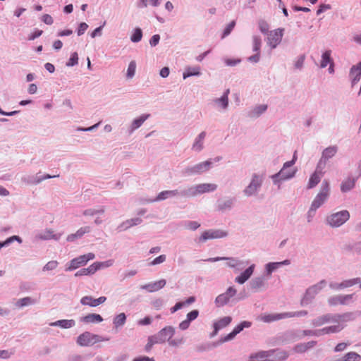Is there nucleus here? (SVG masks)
<instances>
[{"mask_svg":"<svg viewBox=\"0 0 361 361\" xmlns=\"http://www.w3.org/2000/svg\"><path fill=\"white\" fill-rule=\"evenodd\" d=\"M326 163H327L326 161H325L324 160H322V159L320 158L317 163V165L316 166V169H315L314 172L317 173H319L323 176L324 174V170L326 167Z\"/></svg>","mask_w":361,"mask_h":361,"instance_id":"59","label":"nucleus"},{"mask_svg":"<svg viewBox=\"0 0 361 361\" xmlns=\"http://www.w3.org/2000/svg\"><path fill=\"white\" fill-rule=\"evenodd\" d=\"M290 264V259H285L281 262H269L265 265L264 274L266 276H270L274 271L279 269L282 266H288Z\"/></svg>","mask_w":361,"mask_h":361,"instance_id":"23","label":"nucleus"},{"mask_svg":"<svg viewBox=\"0 0 361 361\" xmlns=\"http://www.w3.org/2000/svg\"><path fill=\"white\" fill-rule=\"evenodd\" d=\"M232 321V318L229 316L224 317L216 321L213 326H215L219 330L227 326Z\"/></svg>","mask_w":361,"mask_h":361,"instance_id":"45","label":"nucleus"},{"mask_svg":"<svg viewBox=\"0 0 361 361\" xmlns=\"http://www.w3.org/2000/svg\"><path fill=\"white\" fill-rule=\"evenodd\" d=\"M305 61V55L300 54L297 56L293 61V67L294 69L297 71H302L304 67V63Z\"/></svg>","mask_w":361,"mask_h":361,"instance_id":"47","label":"nucleus"},{"mask_svg":"<svg viewBox=\"0 0 361 361\" xmlns=\"http://www.w3.org/2000/svg\"><path fill=\"white\" fill-rule=\"evenodd\" d=\"M142 37V32L140 28H135L130 36V40L134 42L137 43L141 41Z\"/></svg>","mask_w":361,"mask_h":361,"instance_id":"56","label":"nucleus"},{"mask_svg":"<svg viewBox=\"0 0 361 361\" xmlns=\"http://www.w3.org/2000/svg\"><path fill=\"white\" fill-rule=\"evenodd\" d=\"M204 261L208 262H216L219 261H226V266L233 269L234 271H239L243 269L250 263L248 260H242L238 257H210Z\"/></svg>","mask_w":361,"mask_h":361,"instance_id":"5","label":"nucleus"},{"mask_svg":"<svg viewBox=\"0 0 361 361\" xmlns=\"http://www.w3.org/2000/svg\"><path fill=\"white\" fill-rule=\"evenodd\" d=\"M256 265L255 264H250L243 272L235 278V282L238 284H244L253 274Z\"/></svg>","mask_w":361,"mask_h":361,"instance_id":"22","label":"nucleus"},{"mask_svg":"<svg viewBox=\"0 0 361 361\" xmlns=\"http://www.w3.org/2000/svg\"><path fill=\"white\" fill-rule=\"evenodd\" d=\"M326 281L322 279L318 283L307 288L300 300V305L307 306L310 304L315 297L326 287Z\"/></svg>","mask_w":361,"mask_h":361,"instance_id":"4","label":"nucleus"},{"mask_svg":"<svg viewBox=\"0 0 361 361\" xmlns=\"http://www.w3.org/2000/svg\"><path fill=\"white\" fill-rule=\"evenodd\" d=\"M273 351L260 350L259 352L252 353L249 357L248 361H274L269 357H271Z\"/></svg>","mask_w":361,"mask_h":361,"instance_id":"32","label":"nucleus"},{"mask_svg":"<svg viewBox=\"0 0 361 361\" xmlns=\"http://www.w3.org/2000/svg\"><path fill=\"white\" fill-rule=\"evenodd\" d=\"M334 314H325L321 315L311 321V324L314 327H319L327 323H334Z\"/></svg>","mask_w":361,"mask_h":361,"instance_id":"26","label":"nucleus"},{"mask_svg":"<svg viewBox=\"0 0 361 361\" xmlns=\"http://www.w3.org/2000/svg\"><path fill=\"white\" fill-rule=\"evenodd\" d=\"M317 210V209L314 208L312 206H310L309 210L307 212V215H306L307 221L308 223H310L312 221V220L316 214Z\"/></svg>","mask_w":361,"mask_h":361,"instance_id":"64","label":"nucleus"},{"mask_svg":"<svg viewBox=\"0 0 361 361\" xmlns=\"http://www.w3.org/2000/svg\"><path fill=\"white\" fill-rule=\"evenodd\" d=\"M359 281L360 278H354L344 280L341 283L330 282L329 288L334 290H341L357 284Z\"/></svg>","mask_w":361,"mask_h":361,"instance_id":"20","label":"nucleus"},{"mask_svg":"<svg viewBox=\"0 0 361 361\" xmlns=\"http://www.w3.org/2000/svg\"><path fill=\"white\" fill-rule=\"evenodd\" d=\"M250 289L253 292H259L267 288V278L265 275L255 276L249 283Z\"/></svg>","mask_w":361,"mask_h":361,"instance_id":"15","label":"nucleus"},{"mask_svg":"<svg viewBox=\"0 0 361 361\" xmlns=\"http://www.w3.org/2000/svg\"><path fill=\"white\" fill-rule=\"evenodd\" d=\"M61 233H55L52 229L46 228L44 230L37 231L35 235V239L36 240H49L51 239L59 240L61 238Z\"/></svg>","mask_w":361,"mask_h":361,"instance_id":"16","label":"nucleus"},{"mask_svg":"<svg viewBox=\"0 0 361 361\" xmlns=\"http://www.w3.org/2000/svg\"><path fill=\"white\" fill-rule=\"evenodd\" d=\"M267 109V104L255 105L247 112V116L251 119H256L264 114Z\"/></svg>","mask_w":361,"mask_h":361,"instance_id":"25","label":"nucleus"},{"mask_svg":"<svg viewBox=\"0 0 361 361\" xmlns=\"http://www.w3.org/2000/svg\"><path fill=\"white\" fill-rule=\"evenodd\" d=\"M268 351H273L271 356H274V361H283L289 356L287 351L281 349H271Z\"/></svg>","mask_w":361,"mask_h":361,"instance_id":"42","label":"nucleus"},{"mask_svg":"<svg viewBox=\"0 0 361 361\" xmlns=\"http://www.w3.org/2000/svg\"><path fill=\"white\" fill-rule=\"evenodd\" d=\"M166 283L165 279H160L159 281L151 282L145 285H142L140 288L142 290H145L147 292L152 293L159 290L163 288Z\"/></svg>","mask_w":361,"mask_h":361,"instance_id":"27","label":"nucleus"},{"mask_svg":"<svg viewBox=\"0 0 361 361\" xmlns=\"http://www.w3.org/2000/svg\"><path fill=\"white\" fill-rule=\"evenodd\" d=\"M361 315V311L348 312L343 314H334V323L341 324L354 321Z\"/></svg>","mask_w":361,"mask_h":361,"instance_id":"17","label":"nucleus"},{"mask_svg":"<svg viewBox=\"0 0 361 361\" xmlns=\"http://www.w3.org/2000/svg\"><path fill=\"white\" fill-rule=\"evenodd\" d=\"M230 90L227 89L224 91L220 97L214 98L212 100L213 106L219 112H225L229 106L228 95Z\"/></svg>","mask_w":361,"mask_h":361,"instance_id":"11","label":"nucleus"},{"mask_svg":"<svg viewBox=\"0 0 361 361\" xmlns=\"http://www.w3.org/2000/svg\"><path fill=\"white\" fill-rule=\"evenodd\" d=\"M299 339H301L300 331L294 330L286 331L278 338L279 343L282 345L290 343Z\"/></svg>","mask_w":361,"mask_h":361,"instance_id":"19","label":"nucleus"},{"mask_svg":"<svg viewBox=\"0 0 361 361\" xmlns=\"http://www.w3.org/2000/svg\"><path fill=\"white\" fill-rule=\"evenodd\" d=\"M105 209L104 207H101L99 209L90 208L83 211L82 214L87 216H92L99 214H104Z\"/></svg>","mask_w":361,"mask_h":361,"instance_id":"52","label":"nucleus"},{"mask_svg":"<svg viewBox=\"0 0 361 361\" xmlns=\"http://www.w3.org/2000/svg\"><path fill=\"white\" fill-rule=\"evenodd\" d=\"M350 216V215L348 210H341L328 215L326 218V223L330 227L338 228L348 221Z\"/></svg>","mask_w":361,"mask_h":361,"instance_id":"6","label":"nucleus"},{"mask_svg":"<svg viewBox=\"0 0 361 361\" xmlns=\"http://www.w3.org/2000/svg\"><path fill=\"white\" fill-rule=\"evenodd\" d=\"M293 161H286L283 164L279 173H282L281 176L285 180H288L295 176L298 171L296 168H291L293 166Z\"/></svg>","mask_w":361,"mask_h":361,"instance_id":"21","label":"nucleus"},{"mask_svg":"<svg viewBox=\"0 0 361 361\" xmlns=\"http://www.w3.org/2000/svg\"><path fill=\"white\" fill-rule=\"evenodd\" d=\"M176 332L175 328L172 326H167L161 329L154 336L156 338L159 343H164L166 341L169 343L171 338L174 336Z\"/></svg>","mask_w":361,"mask_h":361,"instance_id":"14","label":"nucleus"},{"mask_svg":"<svg viewBox=\"0 0 361 361\" xmlns=\"http://www.w3.org/2000/svg\"><path fill=\"white\" fill-rule=\"evenodd\" d=\"M262 45V39L258 35H254L252 37V50L255 52L260 53V49Z\"/></svg>","mask_w":361,"mask_h":361,"instance_id":"53","label":"nucleus"},{"mask_svg":"<svg viewBox=\"0 0 361 361\" xmlns=\"http://www.w3.org/2000/svg\"><path fill=\"white\" fill-rule=\"evenodd\" d=\"M284 29L278 28L270 31L267 34L266 42L271 49H274L281 42Z\"/></svg>","mask_w":361,"mask_h":361,"instance_id":"10","label":"nucleus"},{"mask_svg":"<svg viewBox=\"0 0 361 361\" xmlns=\"http://www.w3.org/2000/svg\"><path fill=\"white\" fill-rule=\"evenodd\" d=\"M97 334H93L89 331H85L77 338V343L80 346H91L97 343Z\"/></svg>","mask_w":361,"mask_h":361,"instance_id":"18","label":"nucleus"},{"mask_svg":"<svg viewBox=\"0 0 361 361\" xmlns=\"http://www.w3.org/2000/svg\"><path fill=\"white\" fill-rule=\"evenodd\" d=\"M283 319H286L285 312L266 314L261 317L262 321L266 323H270Z\"/></svg>","mask_w":361,"mask_h":361,"instance_id":"43","label":"nucleus"},{"mask_svg":"<svg viewBox=\"0 0 361 361\" xmlns=\"http://www.w3.org/2000/svg\"><path fill=\"white\" fill-rule=\"evenodd\" d=\"M78 63V55L77 52L71 54L69 60L66 63V66L71 67L76 66Z\"/></svg>","mask_w":361,"mask_h":361,"instance_id":"61","label":"nucleus"},{"mask_svg":"<svg viewBox=\"0 0 361 361\" xmlns=\"http://www.w3.org/2000/svg\"><path fill=\"white\" fill-rule=\"evenodd\" d=\"M322 176L314 172L310 177L308 183H307V189H312L314 188L317 184L320 182Z\"/></svg>","mask_w":361,"mask_h":361,"instance_id":"44","label":"nucleus"},{"mask_svg":"<svg viewBox=\"0 0 361 361\" xmlns=\"http://www.w3.org/2000/svg\"><path fill=\"white\" fill-rule=\"evenodd\" d=\"M331 192L329 182L324 180L321 184L320 190L318 194L314 198L311 206L314 208L319 209L328 200Z\"/></svg>","mask_w":361,"mask_h":361,"instance_id":"8","label":"nucleus"},{"mask_svg":"<svg viewBox=\"0 0 361 361\" xmlns=\"http://www.w3.org/2000/svg\"><path fill=\"white\" fill-rule=\"evenodd\" d=\"M265 174L255 172L252 173L248 185L243 189V193L247 197L257 196L262 189Z\"/></svg>","mask_w":361,"mask_h":361,"instance_id":"2","label":"nucleus"},{"mask_svg":"<svg viewBox=\"0 0 361 361\" xmlns=\"http://www.w3.org/2000/svg\"><path fill=\"white\" fill-rule=\"evenodd\" d=\"M201 68L199 66H187L185 68L183 73V78L184 80L192 76H200L201 75Z\"/></svg>","mask_w":361,"mask_h":361,"instance_id":"37","label":"nucleus"},{"mask_svg":"<svg viewBox=\"0 0 361 361\" xmlns=\"http://www.w3.org/2000/svg\"><path fill=\"white\" fill-rule=\"evenodd\" d=\"M308 312L307 310H300V311H296V312H285V317L286 318H290V317H305L307 315Z\"/></svg>","mask_w":361,"mask_h":361,"instance_id":"58","label":"nucleus"},{"mask_svg":"<svg viewBox=\"0 0 361 361\" xmlns=\"http://www.w3.org/2000/svg\"><path fill=\"white\" fill-rule=\"evenodd\" d=\"M91 228L90 226H83L80 228L75 233L70 234L67 236L68 242H74L77 239L81 238L85 233H90Z\"/></svg>","mask_w":361,"mask_h":361,"instance_id":"35","label":"nucleus"},{"mask_svg":"<svg viewBox=\"0 0 361 361\" xmlns=\"http://www.w3.org/2000/svg\"><path fill=\"white\" fill-rule=\"evenodd\" d=\"M349 77L351 81V87H354L361 78V62L350 68Z\"/></svg>","mask_w":361,"mask_h":361,"instance_id":"24","label":"nucleus"},{"mask_svg":"<svg viewBox=\"0 0 361 361\" xmlns=\"http://www.w3.org/2000/svg\"><path fill=\"white\" fill-rule=\"evenodd\" d=\"M338 147L336 145H331L325 148L322 152L320 158L325 161H328L330 159L333 158L338 152Z\"/></svg>","mask_w":361,"mask_h":361,"instance_id":"36","label":"nucleus"},{"mask_svg":"<svg viewBox=\"0 0 361 361\" xmlns=\"http://www.w3.org/2000/svg\"><path fill=\"white\" fill-rule=\"evenodd\" d=\"M252 323L250 322L244 321L237 325L233 330L235 335L241 332L245 328H249L251 326Z\"/></svg>","mask_w":361,"mask_h":361,"instance_id":"57","label":"nucleus"},{"mask_svg":"<svg viewBox=\"0 0 361 361\" xmlns=\"http://www.w3.org/2000/svg\"><path fill=\"white\" fill-rule=\"evenodd\" d=\"M94 258L95 255L92 252L80 255L70 261L68 265L66 267V271H71L80 267L85 266L89 261L92 260Z\"/></svg>","mask_w":361,"mask_h":361,"instance_id":"9","label":"nucleus"},{"mask_svg":"<svg viewBox=\"0 0 361 361\" xmlns=\"http://www.w3.org/2000/svg\"><path fill=\"white\" fill-rule=\"evenodd\" d=\"M51 326H59L62 329H70L75 325L74 319H61L51 322L49 324Z\"/></svg>","mask_w":361,"mask_h":361,"instance_id":"40","label":"nucleus"},{"mask_svg":"<svg viewBox=\"0 0 361 361\" xmlns=\"http://www.w3.org/2000/svg\"><path fill=\"white\" fill-rule=\"evenodd\" d=\"M216 189L217 185L214 183H200L192 185H187L185 187H180L179 189L161 191L155 198L145 200L144 202L152 203L163 201L168 198H172L174 197L191 198L204 193L214 192Z\"/></svg>","mask_w":361,"mask_h":361,"instance_id":"1","label":"nucleus"},{"mask_svg":"<svg viewBox=\"0 0 361 361\" xmlns=\"http://www.w3.org/2000/svg\"><path fill=\"white\" fill-rule=\"evenodd\" d=\"M317 342L315 341H310L306 343H300L294 346L293 350L297 353H304L307 350L313 348L317 345Z\"/></svg>","mask_w":361,"mask_h":361,"instance_id":"34","label":"nucleus"},{"mask_svg":"<svg viewBox=\"0 0 361 361\" xmlns=\"http://www.w3.org/2000/svg\"><path fill=\"white\" fill-rule=\"evenodd\" d=\"M236 294V288L233 286H229L224 293L219 294L215 298L216 306L217 307H224L230 302H237L245 298V295H242V293L238 297H235Z\"/></svg>","mask_w":361,"mask_h":361,"instance_id":"3","label":"nucleus"},{"mask_svg":"<svg viewBox=\"0 0 361 361\" xmlns=\"http://www.w3.org/2000/svg\"><path fill=\"white\" fill-rule=\"evenodd\" d=\"M355 294H347V295H336L331 296L328 298V304L331 307L336 306L338 305H348L353 299Z\"/></svg>","mask_w":361,"mask_h":361,"instance_id":"12","label":"nucleus"},{"mask_svg":"<svg viewBox=\"0 0 361 361\" xmlns=\"http://www.w3.org/2000/svg\"><path fill=\"white\" fill-rule=\"evenodd\" d=\"M150 116V114H143L140 115L139 117L135 118L131 122L130 125L129 126L128 128V131L129 134H132L135 130L139 128L144 123V122L148 119Z\"/></svg>","mask_w":361,"mask_h":361,"instance_id":"31","label":"nucleus"},{"mask_svg":"<svg viewBox=\"0 0 361 361\" xmlns=\"http://www.w3.org/2000/svg\"><path fill=\"white\" fill-rule=\"evenodd\" d=\"M22 181L27 185H36L39 184V180L35 175H25L22 177Z\"/></svg>","mask_w":361,"mask_h":361,"instance_id":"49","label":"nucleus"},{"mask_svg":"<svg viewBox=\"0 0 361 361\" xmlns=\"http://www.w3.org/2000/svg\"><path fill=\"white\" fill-rule=\"evenodd\" d=\"M207 133L205 131L199 133L194 140L191 149L195 152H200L204 147V142Z\"/></svg>","mask_w":361,"mask_h":361,"instance_id":"30","label":"nucleus"},{"mask_svg":"<svg viewBox=\"0 0 361 361\" xmlns=\"http://www.w3.org/2000/svg\"><path fill=\"white\" fill-rule=\"evenodd\" d=\"M136 71V62L135 61H131L128 66L126 77L128 79H131L134 77Z\"/></svg>","mask_w":361,"mask_h":361,"instance_id":"54","label":"nucleus"},{"mask_svg":"<svg viewBox=\"0 0 361 361\" xmlns=\"http://www.w3.org/2000/svg\"><path fill=\"white\" fill-rule=\"evenodd\" d=\"M161 0H139L137 6L139 8H145L149 5L154 7H157L161 4Z\"/></svg>","mask_w":361,"mask_h":361,"instance_id":"48","label":"nucleus"},{"mask_svg":"<svg viewBox=\"0 0 361 361\" xmlns=\"http://www.w3.org/2000/svg\"><path fill=\"white\" fill-rule=\"evenodd\" d=\"M228 235V233L220 229H209L204 231L199 238L200 242H205L211 239L223 238Z\"/></svg>","mask_w":361,"mask_h":361,"instance_id":"13","label":"nucleus"},{"mask_svg":"<svg viewBox=\"0 0 361 361\" xmlns=\"http://www.w3.org/2000/svg\"><path fill=\"white\" fill-rule=\"evenodd\" d=\"M331 53L332 51L330 49L326 50L322 53L319 65L321 68H324L328 65L334 63V60L331 57Z\"/></svg>","mask_w":361,"mask_h":361,"instance_id":"39","label":"nucleus"},{"mask_svg":"<svg viewBox=\"0 0 361 361\" xmlns=\"http://www.w3.org/2000/svg\"><path fill=\"white\" fill-rule=\"evenodd\" d=\"M357 178L353 176H348L341 183V191L343 193L350 192L355 187Z\"/></svg>","mask_w":361,"mask_h":361,"instance_id":"33","label":"nucleus"},{"mask_svg":"<svg viewBox=\"0 0 361 361\" xmlns=\"http://www.w3.org/2000/svg\"><path fill=\"white\" fill-rule=\"evenodd\" d=\"M235 199L231 197H226L221 199L217 201L216 209L221 212L230 211L234 204Z\"/></svg>","mask_w":361,"mask_h":361,"instance_id":"28","label":"nucleus"},{"mask_svg":"<svg viewBox=\"0 0 361 361\" xmlns=\"http://www.w3.org/2000/svg\"><path fill=\"white\" fill-rule=\"evenodd\" d=\"M106 300V298L101 296L97 299L93 298L92 296H84L80 299V303L82 305H88L90 307H97Z\"/></svg>","mask_w":361,"mask_h":361,"instance_id":"29","label":"nucleus"},{"mask_svg":"<svg viewBox=\"0 0 361 361\" xmlns=\"http://www.w3.org/2000/svg\"><path fill=\"white\" fill-rule=\"evenodd\" d=\"M59 266V262L56 260H51L48 262L42 268L43 271H53Z\"/></svg>","mask_w":361,"mask_h":361,"instance_id":"60","label":"nucleus"},{"mask_svg":"<svg viewBox=\"0 0 361 361\" xmlns=\"http://www.w3.org/2000/svg\"><path fill=\"white\" fill-rule=\"evenodd\" d=\"M184 226L189 230L195 231L200 226V224L195 221H186L184 222Z\"/></svg>","mask_w":361,"mask_h":361,"instance_id":"62","label":"nucleus"},{"mask_svg":"<svg viewBox=\"0 0 361 361\" xmlns=\"http://www.w3.org/2000/svg\"><path fill=\"white\" fill-rule=\"evenodd\" d=\"M95 273V270L94 269L93 264H92L87 268H83L78 271L75 274V277L82 276H88L92 275Z\"/></svg>","mask_w":361,"mask_h":361,"instance_id":"50","label":"nucleus"},{"mask_svg":"<svg viewBox=\"0 0 361 361\" xmlns=\"http://www.w3.org/2000/svg\"><path fill=\"white\" fill-rule=\"evenodd\" d=\"M212 161L209 159L194 165L188 166L182 171V173L185 176L200 175L208 171L212 167Z\"/></svg>","mask_w":361,"mask_h":361,"instance_id":"7","label":"nucleus"},{"mask_svg":"<svg viewBox=\"0 0 361 361\" xmlns=\"http://www.w3.org/2000/svg\"><path fill=\"white\" fill-rule=\"evenodd\" d=\"M126 322V315L125 313H120L116 315L113 320L114 325L118 328L123 326Z\"/></svg>","mask_w":361,"mask_h":361,"instance_id":"51","label":"nucleus"},{"mask_svg":"<svg viewBox=\"0 0 361 361\" xmlns=\"http://www.w3.org/2000/svg\"><path fill=\"white\" fill-rule=\"evenodd\" d=\"M282 173H276L275 174H273L270 176V178L271 179L273 184L274 185H277L278 188H280L281 184L286 181L284 179H283V177L281 176Z\"/></svg>","mask_w":361,"mask_h":361,"instance_id":"55","label":"nucleus"},{"mask_svg":"<svg viewBox=\"0 0 361 361\" xmlns=\"http://www.w3.org/2000/svg\"><path fill=\"white\" fill-rule=\"evenodd\" d=\"M158 343H159L157 341L156 338L154 336V335L150 336L148 337L147 343L145 345V350L147 351H149L154 345L158 344Z\"/></svg>","mask_w":361,"mask_h":361,"instance_id":"63","label":"nucleus"},{"mask_svg":"<svg viewBox=\"0 0 361 361\" xmlns=\"http://www.w3.org/2000/svg\"><path fill=\"white\" fill-rule=\"evenodd\" d=\"M37 302V300L35 298H32L31 297L27 296L20 299H18L15 305L18 308H23L24 307L30 306L35 305Z\"/></svg>","mask_w":361,"mask_h":361,"instance_id":"41","label":"nucleus"},{"mask_svg":"<svg viewBox=\"0 0 361 361\" xmlns=\"http://www.w3.org/2000/svg\"><path fill=\"white\" fill-rule=\"evenodd\" d=\"M80 320L85 324L100 323L103 321V318L98 314L91 313L80 317Z\"/></svg>","mask_w":361,"mask_h":361,"instance_id":"38","label":"nucleus"},{"mask_svg":"<svg viewBox=\"0 0 361 361\" xmlns=\"http://www.w3.org/2000/svg\"><path fill=\"white\" fill-rule=\"evenodd\" d=\"M114 264V259H108L104 262H94L92 264H93L94 269L96 272L97 271H98L99 269L110 267L113 266Z\"/></svg>","mask_w":361,"mask_h":361,"instance_id":"46","label":"nucleus"}]
</instances>
